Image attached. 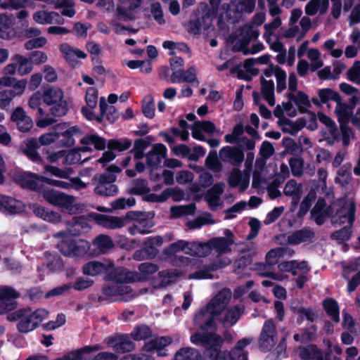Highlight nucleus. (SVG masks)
I'll return each mask as SVG.
<instances>
[{
	"label": "nucleus",
	"mask_w": 360,
	"mask_h": 360,
	"mask_svg": "<svg viewBox=\"0 0 360 360\" xmlns=\"http://www.w3.org/2000/svg\"><path fill=\"white\" fill-rule=\"evenodd\" d=\"M49 311L44 308H39L32 311L30 307L18 309L7 315L10 321H16L17 329L20 333H28L37 328L42 321L47 319Z\"/></svg>",
	"instance_id": "1"
},
{
	"label": "nucleus",
	"mask_w": 360,
	"mask_h": 360,
	"mask_svg": "<svg viewBox=\"0 0 360 360\" xmlns=\"http://www.w3.org/2000/svg\"><path fill=\"white\" fill-rule=\"evenodd\" d=\"M191 342L205 349V360L221 359L224 357V351L221 350L224 339L217 332L201 333L196 331L190 338Z\"/></svg>",
	"instance_id": "2"
},
{
	"label": "nucleus",
	"mask_w": 360,
	"mask_h": 360,
	"mask_svg": "<svg viewBox=\"0 0 360 360\" xmlns=\"http://www.w3.org/2000/svg\"><path fill=\"white\" fill-rule=\"evenodd\" d=\"M356 204L351 202L347 210L344 207L338 210L336 215L340 220V224H345L347 221L349 226H345L339 230L332 233L330 237L333 240L345 242L349 240L352 234V228L355 220Z\"/></svg>",
	"instance_id": "3"
},
{
	"label": "nucleus",
	"mask_w": 360,
	"mask_h": 360,
	"mask_svg": "<svg viewBox=\"0 0 360 360\" xmlns=\"http://www.w3.org/2000/svg\"><path fill=\"white\" fill-rule=\"evenodd\" d=\"M27 84L25 79L17 80L11 77H2L0 78V85L11 87L0 91V108L4 109L10 105L11 101L16 96L23 94Z\"/></svg>",
	"instance_id": "4"
},
{
	"label": "nucleus",
	"mask_w": 360,
	"mask_h": 360,
	"mask_svg": "<svg viewBox=\"0 0 360 360\" xmlns=\"http://www.w3.org/2000/svg\"><path fill=\"white\" fill-rule=\"evenodd\" d=\"M57 247L62 255L70 257L84 256L87 254L89 249L88 242L82 240H75L71 237L58 242Z\"/></svg>",
	"instance_id": "5"
},
{
	"label": "nucleus",
	"mask_w": 360,
	"mask_h": 360,
	"mask_svg": "<svg viewBox=\"0 0 360 360\" xmlns=\"http://www.w3.org/2000/svg\"><path fill=\"white\" fill-rule=\"evenodd\" d=\"M44 176L30 172H25L15 176V182L22 188L41 194L44 188Z\"/></svg>",
	"instance_id": "6"
},
{
	"label": "nucleus",
	"mask_w": 360,
	"mask_h": 360,
	"mask_svg": "<svg viewBox=\"0 0 360 360\" xmlns=\"http://www.w3.org/2000/svg\"><path fill=\"white\" fill-rule=\"evenodd\" d=\"M33 65L29 58L21 54L15 53L11 58V63L4 68L5 75H13L17 72L19 75L23 76L32 72Z\"/></svg>",
	"instance_id": "7"
},
{
	"label": "nucleus",
	"mask_w": 360,
	"mask_h": 360,
	"mask_svg": "<svg viewBox=\"0 0 360 360\" xmlns=\"http://www.w3.org/2000/svg\"><path fill=\"white\" fill-rule=\"evenodd\" d=\"M41 195L49 204L65 209L70 208L75 201L73 196L53 188H47L46 186H44Z\"/></svg>",
	"instance_id": "8"
},
{
	"label": "nucleus",
	"mask_w": 360,
	"mask_h": 360,
	"mask_svg": "<svg viewBox=\"0 0 360 360\" xmlns=\"http://www.w3.org/2000/svg\"><path fill=\"white\" fill-rule=\"evenodd\" d=\"M110 267L105 278L107 281L115 282L116 283H129L137 281H141L139 274L127 270L123 267L115 268L113 265Z\"/></svg>",
	"instance_id": "9"
},
{
	"label": "nucleus",
	"mask_w": 360,
	"mask_h": 360,
	"mask_svg": "<svg viewBox=\"0 0 360 360\" xmlns=\"http://www.w3.org/2000/svg\"><path fill=\"white\" fill-rule=\"evenodd\" d=\"M117 176L113 174L103 173L99 175L98 184L95 187L94 192L101 196H114L118 193V188L113 183Z\"/></svg>",
	"instance_id": "10"
},
{
	"label": "nucleus",
	"mask_w": 360,
	"mask_h": 360,
	"mask_svg": "<svg viewBox=\"0 0 360 360\" xmlns=\"http://www.w3.org/2000/svg\"><path fill=\"white\" fill-rule=\"evenodd\" d=\"M43 96L39 92L34 93L29 99L28 105L32 109L37 110L36 124L39 128H45L56 122V120L46 115L40 107Z\"/></svg>",
	"instance_id": "11"
},
{
	"label": "nucleus",
	"mask_w": 360,
	"mask_h": 360,
	"mask_svg": "<svg viewBox=\"0 0 360 360\" xmlns=\"http://www.w3.org/2000/svg\"><path fill=\"white\" fill-rule=\"evenodd\" d=\"M219 155L224 162H231L234 166H239L244 161V147L241 144L224 146L220 149Z\"/></svg>",
	"instance_id": "12"
},
{
	"label": "nucleus",
	"mask_w": 360,
	"mask_h": 360,
	"mask_svg": "<svg viewBox=\"0 0 360 360\" xmlns=\"http://www.w3.org/2000/svg\"><path fill=\"white\" fill-rule=\"evenodd\" d=\"M128 334H117L105 340L106 344L118 354L130 352L135 349V343Z\"/></svg>",
	"instance_id": "13"
},
{
	"label": "nucleus",
	"mask_w": 360,
	"mask_h": 360,
	"mask_svg": "<svg viewBox=\"0 0 360 360\" xmlns=\"http://www.w3.org/2000/svg\"><path fill=\"white\" fill-rule=\"evenodd\" d=\"M276 326L272 319L264 322L259 339V347L264 351H269L276 344Z\"/></svg>",
	"instance_id": "14"
},
{
	"label": "nucleus",
	"mask_w": 360,
	"mask_h": 360,
	"mask_svg": "<svg viewBox=\"0 0 360 360\" xmlns=\"http://www.w3.org/2000/svg\"><path fill=\"white\" fill-rule=\"evenodd\" d=\"M20 297V293L9 286L0 288V314L13 311L17 307L18 303L15 300Z\"/></svg>",
	"instance_id": "15"
},
{
	"label": "nucleus",
	"mask_w": 360,
	"mask_h": 360,
	"mask_svg": "<svg viewBox=\"0 0 360 360\" xmlns=\"http://www.w3.org/2000/svg\"><path fill=\"white\" fill-rule=\"evenodd\" d=\"M204 11H201L198 6L197 9L193 12L191 19L188 22V32L194 35L199 34L201 32V28L207 30L212 22V19L209 18H205Z\"/></svg>",
	"instance_id": "16"
},
{
	"label": "nucleus",
	"mask_w": 360,
	"mask_h": 360,
	"mask_svg": "<svg viewBox=\"0 0 360 360\" xmlns=\"http://www.w3.org/2000/svg\"><path fill=\"white\" fill-rule=\"evenodd\" d=\"M290 309L293 314L297 315L296 321L298 324H301L305 321L313 323L319 316L315 309L311 307H304L297 302H292Z\"/></svg>",
	"instance_id": "17"
},
{
	"label": "nucleus",
	"mask_w": 360,
	"mask_h": 360,
	"mask_svg": "<svg viewBox=\"0 0 360 360\" xmlns=\"http://www.w3.org/2000/svg\"><path fill=\"white\" fill-rule=\"evenodd\" d=\"M224 237H215L209 240L210 251L215 250L219 253H229L231 246L234 244V235L230 229H225Z\"/></svg>",
	"instance_id": "18"
},
{
	"label": "nucleus",
	"mask_w": 360,
	"mask_h": 360,
	"mask_svg": "<svg viewBox=\"0 0 360 360\" xmlns=\"http://www.w3.org/2000/svg\"><path fill=\"white\" fill-rule=\"evenodd\" d=\"M333 208L328 206L323 198H319L314 207L311 210V219L319 225H323L326 218L331 216Z\"/></svg>",
	"instance_id": "19"
},
{
	"label": "nucleus",
	"mask_w": 360,
	"mask_h": 360,
	"mask_svg": "<svg viewBox=\"0 0 360 360\" xmlns=\"http://www.w3.org/2000/svg\"><path fill=\"white\" fill-rule=\"evenodd\" d=\"M11 120L14 122L17 129L22 133L29 132L33 127V121L28 116L23 108L18 106L11 113Z\"/></svg>",
	"instance_id": "20"
},
{
	"label": "nucleus",
	"mask_w": 360,
	"mask_h": 360,
	"mask_svg": "<svg viewBox=\"0 0 360 360\" xmlns=\"http://www.w3.org/2000/svg\"><path fill=\"white\" fill-rule=\"evenodd\" d=\"M251 341V339L247 338L239 340L230 352L224 351V358L226 360H248V352L244 348L250 345Z\"/></svg>",
	"instance_id": "21"
},
{
	"label": "nucleus",
	"mask_w": 360,
	"mask_h": 360,
	"mask_svg": "<svg viewBox=\"0 0 360 360\" xmlns=\"http://www.w3.org/2000/svg\"><path fill=\"white\" fill-rule=\"evenodd\" d=\"M0 212L15 214L20 213L23 210V204L22 201L18 200L14 198L0 195Z\"/></svg>",
	"instance_id": "22"
},
{
	"label": "nucleus",
	"mask_w": 360,
	"mask_h": 360,
	"mask_svg": "<svg viewBox=\"0 0 360 360\" xmlns=\"http://www.w3.org/2000/svg\"><path fill=\"white\" fill-rule=\"evenodd\" d=\"M60 51L63 54L66 61L72 68L78 64L77 58L84 59L86 57V54L84 51L78 49H74L67 43L62 44L60 46Z\"/></svg>",
	"instance_id": "23"
},
{
	"label": "nucleus",
	"mask_w": 360,
	"mask_h": 360,
	"mask_svg": "<svg viewBox=\"0 0 360 360\" xmlns=\"http://www.w3.org/2000/svg\"><path fill=\"white\" fill-rule=\"evenodd\" d=\"M82 131L78 126H72L69 129L64 131L56 139V145L60 147H71L75 143V137L81 136Z\"/></svg>",
	"instance_id": "24"
},
{
	"label": "nucleus",
	"mask_w": 360,
	"mask_h": 360,
	"mask_svg": "<svg viewBox=\"0 0 360 360\" xmlns=\"http://www.w3.org/2000/svg\"><path fill=\"white\" fill-rule=\"evenodd\" d=\"M315 237V233L310 228H303L294 231L288 236V243L291 245H297L302 243L311 240Z\"/></svg>",
	"instance_id": "25"
},
{
	"label": "nucleus",
	"mask_w": 360,
	"mask_h": 360,
	"mask_svg": "<svg viewBox=\"0 0 360 360\" xmlns=\"http://www.w3.org/2000/svg\"><path fill=\"white\" fill-rule=\"evenodd\" d=\"M25 147L22 149L23 154H25L29 160L34 163L40 164L43 160L38 153L37 150L40 147L39 141L37 139L30 138L25 141Z\"/></svg>",
	"instance_id": "26"
},
{
	"label": "nucleus",
	"mask_w": 360,
	"mask_h": 360,
	"mask_svg": "<svg viewBox=\"0 0 360 360\" xmlns=\"http://www.w3.org/2000/svg\"><path fill=\"white\" fill-rule=\"evenodd\" d=\"M95 219L96 222L108 229H118L125 226V218L124 217L108 216L101 214H96Z\"/></svg>",
	"instance_id": "27"
},
{
	"label": "nucleus",
	"mask_w": 360,
	"mask_h": 360,
	"mask_svg": "<svg viewBox=\"0 0 360 360\" xmlns=\"http://www.w3.org/2000/svg\"><path fill=\"white\" fill-rule=\"evenodd\" d=\"M289 100L292 101L298 108V111L301 114H304L308 112V109L311 108V101L307 94L302 91H298L297 95L292 92L287 94Z\"/></svg>",
	"instance_id": "28"
},
{
	"label": "nucleus",
	"mask_w": 360,
	"mask_h": 360,
	"mask_svg": "<svg viewBox=\"0 0 360 360\" xmlns=\"http://www.w3.org/2000/svg\"><path fill=\"white\" fill-rule=\"evenodd\" d=\"M110 266L98 261H90L82 266L85 275L95 276L101 274H108Z\"/></svg>",
	"instance_id": "29"
},
{
	"label": "nucleus",
	"mask_w": 360,
	"mask_h": 360,
	"mask_svg": "<svg viewBox=\"0 0 360 360\" xmlns=\"http://www.w3.org/2000/svg\"><path fill=\"white\" fill-rule=\"evenodd\" d=\"M323 308L326 314L335 323L340 321V307L338 302L331 297H326L322 302Z\"/></svg>",
	"instance_id": "30"
},
{
	"label": "nucleus",
	"mask_w": 360,
	"mask_h": 360,
	"mask_svg": "<svg viewBox=\"0 0 360 360\" xmlns=\"http://www.w3.org/2000/svg\"><path fill=\"white\" fill-rule=\"evenodd\" d=\"M163 244V239L160 236L148 238L143 243V248L148 254V257L154 259L159 253L158 249Z\"/></svg>",
	"instance_id": "31"
},
{
	"label": "nucleus",
	"mask_w": 360,
	"mask_h": 360,
	"mask_svg": "<svg viewBox=\"0 0 360 360\" xmlns=\"http://www.w3.org/2000/svg\"><path fill=\"white\" fill-rule=\"evenodd\" d=\"M33 212L37 217L49 222L57 223L60 219V215L58 212L50 211L49 209L39 205L34 206Z\"/></svg>",
	"instance_id": "32"
},
{
	"label": "nucleus",
	"mask_w": 360,
	"mask_h": 360,
	"mask_svg": "<svg viewBox=\"0 0 360 360\" xmlns=\"http://www.w3.org/2000/svg\"><path fill=\"white\" fill-rule=\"evenodd\" d=\"M210 253V246L209 240L206 243L191 242L187 250V254L191 256L203 257L209 255Z\"/></svg>",
	"instance_id": "33"
},
{
	"label": "nucleus",
	"mask_w": 360,
	"mask_h": 360,
	"mask_svg": "<svg viewBox=\"0 0 360 360\" xmlns=\"http://www.w3.org/2000/svg\"><path fill=\"white\" fill-rule=\"evenodd\" d=\"M218 314H214L212 311V314H209L207 319L205 321L200 320V316L202 315L198 316L197 318L198 322L200 321L199 324L196 325L198 328V331H200L201 333H210V332H217V323L216 321V316H219Z\"/></svg>",
	"instance_id": "34"
},
{
	"label": "nucleus",
	"mask_w": 360,
	"mask_h": 360,
	"mask_svg": "<svg viewBox=\"0 0 360 360\" xmlns=\"http://www.w3.org/2000/svg\"><path fill=\"white\" fill-rule=\"evenodd\" d=\"M230 295L225 291H219L214 297H213L207 304L212 308V311L214 314H221L224 305L228 303Z\"/></svg>",
	"instance_id": "35"
},
{
	"label": "nucleus",
	"mask_w": 360,
	"mask_h": 360,
	"mask_svg": "<svg viewBox=\"0 0 360 360\" xmlns=\"http://www.w3.org/2000/svg\"><path fill=\"white\" fill-rule=\"evenodd\" d=\"M102 349L99 345H89L80 349L71 351L63 355L65 360H82L84 354L96 352Z\"/></svg>",
	"instance_id": "36"
},
{
	"label": "nucleus",
	"mask_w": 360,
	"mask_h": 360,
	"mask_svg": "<svg viewBox=\"0 0 360 360\" xmlns=\"http://www.w3.org/2000/svg\"><path fill=\"white\" fill-rule=\"evenodd\" d=\"M316 198V193L314 191H310L307 195H305L300 202L299 210L297 213L298 219L303 218L310 210L312 202Z\"/></svg>",
	"instance_id": "37"
},
{
	"label": "nucleus",
	"mask_w": 360,
	"mask_h": 360,
	"mask_svg": "<svg viewBox=\"0 0 360 360\" xmlns=\"http://www.w3.org/2000/svg\"><path fill=\"white\" fill-rule=\"evenodd\" d=\"M80 143L82 145H94L95 149L98 150H103L106 147L105 139L95 134L86 135L80 140Z\"/></svg>",
	"instance_id": "38"
},
{
	"label": "nucleus",
	"mask_w": 360,
	"mask_h": 360,
	"mask_svg": "<svg viewBox=\"0 0 360 360\" xmlns=\"http://www.w3.org/2000/svg\"><path fill=\"white\" fill-rule=\"evenodd\" d=\"M63 99V91L60 88H49L43 94V101L46 105L56 103Z\"/></svg>",
	"instance_id": "39"
},
{
	"label": "nucleus",
	"mask_w": 360,
	"mask_h": 360,
	"mask_svg": "<svg viewBox=\"0 0 360 360\" xmlns=\"http://www.w3.org/2000/svg\"><path fill=\"white\" fill-rule=\"evenodd\" d=\"M153 332L146 325L137 326L131 333L130 336L135 341L145 340L152 337Z\"/></svg>",
	"instance_id": "40"
},
{
	"label": "nucleus",
	"mask_w": 360,
	"mask_h": 360,
	"mask_svg": "<svg viewBox=\"0 0 360 360\" xmlns=\"http://www.w3.org/2000/svg\"><path fill=\"white\" fill-rule=\"evenodd\" d=\"M134 186L129 190V194L134 195H142L150 191L148 182L146 179L139 178L134 180Z\"/></svg>",
	"instance_id": "41"
},
{
	"label": "nucleus",
	"mask_w": 360,
	"mask_h": 360,
	"mask_svg": "<svg viewBox=\"0 0 360 360\" xmlns=\"http://www.w3.org/2000/svg\"><path fill=\"white\" fill-rule=\"evenodd\" d=\"M221 1V0H210V6L206 3H200L198 7L205 12V18H211L212 19L217 14Z\"/></svg>",
	"instance_id": "42"
},
{
	"label": "nucleus",
	"mask_w": 360,
	"mask_h": 360,
	"mask_svg": "<svg viewBox=\"0 0 360 360\" xmlns=\"http://www.w3.org/2000/svg\"><path fill=\"white\" fill-rule=\"evenodd\" d=\"M335 111L340 124L341 122L347 123L349 119L352 120L353 116V112L349 108V105L347 103H342V101L340 103H337Z\"/></svg>",
	"instance_id": "43"
},
{
	"label": "nucleus",
	"mask_w": 360,
	"mask_h": 360,
	"mask_svg": "<svg viewBox=\"0 0 360 360\" xmlns=\"http://www.w3.org/2000/svg\"><path fill=\"white\" fill-rule=\"evenodd\" d=\"M318 96L323 104L326 103L329 101H333L336 103L341 101V97L339 93L330 88L319 89Z\"/></svg>",
	"instance_id": "44"
},
{
	"label": "nucleus",
	"mask_w": 360,
	"mask_h": 360,
	"mask_svg": "<svg viewBox=\"0 0 360 360\" xmlns=\"http://www.w3.org/2000/svg\"><path fill=\"white\" fill-rule=\"evenodd\" d=\"M94 245H96L99 250L105 253L114 247L112 238L107 235L101 234L96 237Z\"/></svg>",
	"instance_id": "45"
},
{
	"label": "nucleus",
	"mask_w": 360,
	"mask_h": 360,
	"mask_svg": "<svg viewBox=\"0 0 360 360\" xmlns=\"http://www.w3.org/2000/svg\"><path fill=\"white\" fill-rule=\"evenodd\" d=\"M199 354L195 349L192 347H182L179 349L175 355V360H198Z\"/></svg>",
	"instance_id": "46"
},
{
	"label": "nucleus",
	"mask_w": 360,
	"mask_h": 360,
	"mask_svg": "<svg viewBox=\"0 0 360 360\" xmlns=\"http://www.w3.org/2000/svg\"><path fill=\"white\" fill-rule=\"evenodd\" d=\"M244 307L240 305H236L229 309L224 315V322L229 323L231 326L236 323L243 314Z\"/></svg>",
	"instance_id": "47"
},
{
	"label": "nucleus",
	"mask_w": 360,
	"mask_h": 360,
	"mask_svg": "<svg viewBox=\"0 0 360 360\" xmlns=\"http://www.w3.org/2000/svg\"><path fill=\"white\" fill-rule=\"evenodd\" d=\"M318 327L315 324L303 328L301 331V342L309 343L315 341L317 338Z\"/></svg>",
	"instance_id": "48"
},
{
	"label": "nucleus",
	"mask_w": 360,
	"mask_h": 360,
	"mask_svg": "<svg viewBox=\"0 0 360 360\" xmlns=\"http://www.w3.org/2000/svg\"><path fill=\"white\" fill-rule=\"evenodd\" d=\"M131 144V141L127 138L124 139H110L108 141V148L110 150L123 152L128 150Z\"/></svg>",
	"instance_id": "49"
},
{
	"label": "nucleus",
	"mask_w": 360,
	"mask_h": 360,
	"mask_svg": "<svg viewBox=\"0 0 360 360\" xmlns=\"http://www.w3.org/2000/svg\"><path fill=\"white\" fill-rule=\"evenodd\" d=\"M285 249L283 248H276L270 250L266 255V266L273 267L278 264V259L283 257Z\"/></svg>",
	"instance_id": "50"
},
{
	"label": "nucleus",
	"mask_w": 360,
	"mask_h": 360,
	"mask_svg": "<svg viewBox=\"0 0 360 360\" xmlns=\"http://www.w3.org/2000/svg\"><path fill=\"white\" fill-rule=\"evenodd\" d=\"M138 269L140 271L139 276L141 280H146L150 275L158 271L159 266L152 262H143L139 265Z\"/></svg>",
	"instance_id": "51"
},
{
	"label": "nucleus",
	"mask_w": 360,
	"mask_h": 360,
	"mask_svg": "<svg viewBox=\"0 0 360 360\" xmlns=\"http://www.w3.org/2000/svg\"><path fill=\"white\" fill-rule=\"evenodd\" d=\"M142 112L144 116L148 119H153L155 116V103L153 98L150 96H146L142 101Z\"/></svg>",
	"instance_id": "52"
},
{
	"label": "nucleus",
	"mask_w": 360,
	"mask_h": 360,
	"mask_svg": "<svg viewBox=\"0 0 360 360\" xmlns=\"http://www.w3.org/2000/svg\"><path fill=\"white\" fill-rule=\"evenodd\" d=\"M48 105L51 106L49 109L51 114L55 117L64 116L68 111V103L64 99Z\"/></svg>",
	"instance_id": "53"
},
{
	"label": "nucleus",
	"mask_w": 360,
	"mask_h": 360,
	"mask_svg": "<svg viewBox=\"0 0 360 360\" xmlns=\"http://www.w3.org/2000/svg\"><path fill=\"white\" fill-rule=\"evenodd\" d=\"M188 245L189 242L184 240H179L171 243L167 248H165L164 253L168 255H172L175 253L184 250L187 254Z\"/></svg>",
	"instance_id": "54"
},
{
	"label": "nucleus",
	"mask_w": 360,
	"mask_h": 360,
	"mask_svg": "<svg viewBox=\"0 0 360 360\" xmlns=\"http://www.w3.org/2000/svg\"><path fill=\"white\" fill-rule=\"evenodd\" d=\"M184 192L179 188H167L162 191V197L167 201L172 198L173 201L179 202L184 198Z\"/></svg>",
	"instance_id": "55"
},
{
	"label": "nucleus",
	"mask_w": 360,
	"mask_h": 360,
	"mask_svg": "<svg viewBox=\"0 0 360 360\" xmlns=\"http://www.w3.org/2000/svg\"><path fill=\"white\" fill-rule=\"evenodd\" d=\"M321 349L316 345L311 344L306 347H300V356L302 360H312L318 354Z\"/></svg>",
	"instance_id": "56"
},
{
	"label": "nucleus",
	"mask_w": 360,
	"mask_h": 360,
	"mask_svg": "<svg viewBox=\"0 0 360 360\" xmlns=\"http://www.w3.org/2000/svg\"><path fill=\"white\" fill-rule=\"evenodd\" d=\"M243 11H240L239 4L230 6L226 12L227 20L231 24L238 22L242 17Z\"/></svg>",
	"instance_id": "57"
},
{
	"label": "nucleus",
	"mask_w": 360,
	"mask_h": 360,
	"mask_svg": "<svg viewBox=\"0 0 360 360\" xmlns=\"http://www.w3.org/2000/svg\"><path fill=\"white\" fill-rule=\"evenodd\" d=\"M283 193L287 196L302 195V184H297L295 179H290L285 184Z\"/></svg>",
	"instance_id": "58"
},
{
	"label": "nucleus",
	"mask_w": 360,
	"mask_h": 360,
	"mask_svg": "<svg viewBox=\"0 0 360 360\" xmlns=\"http://www.w3.org/2000/svg\"><path fill=\"white\" fill-rule=\"evenodd\" d=\"M251 41V37H248L244 34H241V37L238 41L233 46L232 51L233 52H243L245 56L250 53V49L248 46Z\"/></svg>",
	"instance_id": "59"
},
{
	"label": "nucleus",
	"mask_w": 360,
	"mask_h": 360,
	"mask_svg": "<svg viewBox=\"0 0 360 360\" xmlns=\"http://www.w3.org/2000/svg\"><path fill=\"white\" fill-rule=\"evenodd\" d=\"M304 160L302 158L292 157L289 160V165L294 176L300 177L303 174Z\"/></svg>",
	"instance_id": "60"
},
{
	"label": "nucleus",
	"mask_w": 360,
	"mask_h": 360,
	"mask_svg": "<svg viewBox=\"0 0 360 360\" xmlns=\"http://www.w3.org/2000/svg\"><path fill=\"white\" fill-rule=\"evenodd\" d=\"M55 12H47L46 11H38L33 15L34 20L39 24H51L53 22V16L56 15Z\"/></svg>",
	"instance_id": "61"
},
{
	"label": "nucleus",
	"mask_w": 360,
	"mask_h": 360,
	"mask_svg": "<svg viewBox=\"0 0 360 360\" xmlns=\"http://www.w3.org/2000/svg\"><path fill=\"white\" fill-rule=\"evenodd\" d=\"M205 164L210 169L215 172H219L222 169V165L218 160L217 153L215 150L210 152L205 160Z\"/></svg>",
	"instance_id": "62"
},
{
	"label": "nucleus",
	"mask_w": 360,
	"mask_h": 360,
	"mask_svg": "<svg viewBox=\"0 0 360 360\" xmlns=\"http://www.w3.org/2000/svg\"><path fill=\"white\" fill-rule=\"evenodd\" d=\"M87 158L84 160H82V155L80 152L77 148H74L71 150L68 153H65L64 162L68 165H76V164H82Z\"/></svg>",
	"instance_id": "63"
},
{
	"label": "nucleus",
	"mask_w": 360,
	"mask_h": 360,
	"mask_svg": "<svg viewBox=\"0 0 360 360\" xmlns=\"http://www.w3.org/2000/svg\"><path fill=\"white\" fill-rule=\"evenodd\" d=\"M347 79L357 84H360V61L356 60L347 72Z\"/></svg>",
	"instance_id": "64"
}]
</instances>
